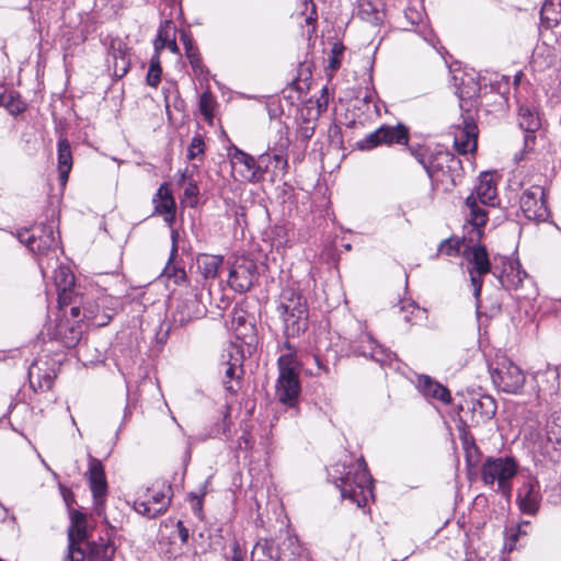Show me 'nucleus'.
I'll return each instance as SVG.
<instances>
[{
    "label": "nucleus",
    "mask_w": 561,
    "mask_h": 561,
    "mask_svg": "<svg viewBox=\"0 0 561 561\" xmlns=\"http://www.w3.org/2000/svg\"><path fill=\"white\" fill-rule=\"evenodd\" d=\"M340 477L334 478L336 488L343 499L350 500L357 507H364L373 496V480L363 457L336 465Z\"/></svg>",
    "instance_id": "obj_1"
},
{
    "label": "nucleus",
    "mask_w": 561,
    "mask_h": 561,
    "mask_svg": "<svg viewBox=\"0 0 561 561\" xmlns=\"http://www.w3.org/2000/svg\"><path fill=\"white\" fill-rule=\"evenodd\" d=\"M420 163L426 170L432 186L444 193L451 192L461 181V161L448 151L420 153Z\"/></svg>",
    "instance_id": "obj_2"
},
{
    "label": "nucleus",
    "mask_w": 561,
    "mask_h": 561,
    "mask_svg": "<svg viewBox=\"0 0 561 561\" xmlns=\"http://www.w3.org/2000/svg\"><path fill=\"white\" fill-rule=\"evenodd\" d=\"M499 204L497 187L495 182V174L492 172H482L479 176V183L465 202L468 213L466 215L467 222L471 226L479 240L482 237V229L488 221V214L481 207H494Z\"/></svg>",
    "instance_id": "obj_3"
},
{
    "label": "nucleus",
    "mask_w": 561,
    "mask_h": 561,
    "mask_svg": "<svg viewBox=\"0 0 561 561\" xmlns=\"http://www.w3.org/2000/svg\"><path fill=\"white\" fill-rule=\"evenodd\" d=\"M277 310L284 322L287 337L298 336L308 328V309L306 300L294 288H285L280 294Z\"/></svg>",
    "instance_id": "obj_4"
},
{
    "label": "nucleus",
    "mask_w": 561,
    "mask_h": 561,
    "mask_svg": "<svg viewBox=\"0 0 561 561\" xmlns=\"http://www.w3.org/2000/svg\"><path fill=\"white\" fill-rule=\"evenodd\" d=\"M18 239L30 251L39 255L38 266L43 274H45V268L50 267L51 260L55 259L57 261L59 237L55 234L51 225H43L33 232L27 229L19 231Z\"/></svg>",
    "instance_id": "obj_5"
},
{
    "label": "nucleus",
    "mask_w": 561,
    "mask_h": 561,
    "mask_svg": "<svg viewBox=\"0 0 561 561\" xmlns=\"http://www.w3.org/2000/svg\"><path fill=\"white\" fill-rule=\"evenodd\" d=\"M230 162L234 172L239 174L242 181L249 183H259L264 180L270 172L268 153H262L255 159L245 151L233 147L229 151Z\"/></svg>",
    "instance_id": "obj_6"
},
{
    "label": "nucleus",
    "mask_w": 561,
    "mask_h": 561,
    "mask_svg": "<svg viewBox=\"0 0 561 561\" xmlns=\"http://www.w3.org/2000/svg\"><path fill=\"white\" fill-rule=\"evenodd\" d=\"M489 371L494 386L504 392L516 394L525 385L524 371L505 356H500L491 363Z\"/></svg>",
    "instance_id": "obj_7"
},
{
    "label": "nucleus",
    "mask_w": 561,
    "mask_h": 561,
    "mask_svg": "<svg viewBox=\"0 0 561 561\" xmlns=\"http://www.w3.org/2000/svg\"><path fill=\"white\" fill-rule=\"evenodd\" d=\"M462 255L468 263V273L470 283L473 289V297L476 298L477 307L479 308L482 278L490 272L493 273L488 251L483 245L466 247Z\"/></svg>",
    "instance_id": "obj_8"
},
{
    "label": "nucleus",
    "mask_w": 561,
    "mask_h": 561,
    "mask_svg": "<svg viewBox=\"0 0 561 561\" xmlns=\"http://www.w3.org/2000/svg\"><path fill=\"white\" fill-rule=\"evenodd\" d=\"M517 466L511 458L488 459L482 466V479L486 484L497 482L499 490L508 495L510 480L516 474Z\"/></svg>",
    "instance_id": "obj_9"
},
{
    "label": "nucleus",
    "mask_w": 561,
    "mask_h": 561,
    "mask_svg": "<svg viewBox=\"0 0 561 561\" xmlns=\"http://www.w3.org/2000/svg\"><path fill=\"white\" fill-rule=\"evenodd\" d=\"M71 524L68 528V550L64 561H83L84 547L88 542L87 517L83 513L73 511L70 515Z\"/></svg>",
    "instance_id": "obj_10"
},
{
    "label": "nucleus",
    "mask_w": 561,
    "mask_h": 561,
    "mask_svg": "<svg viewBox=\"0 0 561 561\" xmlns=\"http://www.w3.org/2000/svg\"><path fill=\"white\" fill-rule=\"evenodd\" d=\"M408 140V129L403 125H382L373 133L366 135L359 141H357V148L360 150H370L380 145H405Z\"/></svg>",
    "instance_id": "obj_11"
},
{
    "label": "nucleus",
    "mask_w": 561,
    "mask_h": 561,
    "mask_svg": "<svg viewBox=\"0 0 561 561\" xmlns=\"http://www.w3.org/2000/svg\"><path fill=\"white\" fill-rule=\"evenodd\" d=\"M257 278V265L248 256H240L232 263L228 284L237 293L248 291Z\"/></svg>",
    "instance_id": "obj_12"
},
{
    "label": "nucleus",
    "mask_w": 561,
    "mask_h": 561,
    "mask_svg": "<svg viewBox=\"0 0 561 561\" xmlns=\"http://www.w3.org/2000/svg\"><path fill=\"white\" fill-rule=\"evenodd\" d=\"M147 493L145 499L135 500V511L149 518L163 514L171 502V486L162 485L159 490L148 489Z\"/></svg>",
    "instance_id": "obj_13"
},
{
    "label": "nucleus",
    "mask_w": 561,
    "mask_h": 561,
    "mask_svg": "<svg viewBox=\"0 0 561 561\" xmlns=\"http://www.w3.org/2000/svg\"><path fill=\"white\" fill-rule=\"evenodd\" d=\"M454 146L456 150L466 154L477 148L478 126L469 110L461 115V123L454 126Z\"/></svg>",
    "instance_id": "obj_14"
},
{
    "label": "nucleus",
    "mask_w": 561,
    "mask_h": 561,
    "mask_svg": "<svg viewBox=\"0 0 561 561\" xmlns=\"http://www.w3.org/2000/svg\"><path fill=\"white\" fill-rule=\"evenodd\" d=\"M545 190L539 185L524 191L520 196V209L529 220L545 221L549 217V209L545 199Z\"/></svg>",
    "instance_id": "obj_15"
},
{
    "label": "nucleus",
    "mask_w": 561,
    "mask_h": 561,
    "mask_svg": "<svg viewBox=\"0 0 561 561\" xmlns=\"http://www.w3.org/2000/svg\"><path fill=\"white\" fill-rule=\"evenodd\" d=\"M205 312L206 308L198 299L197 294L190 293L178 300L175 310L172 312L171 325L182 328L191 321L202 318Z\"/></svg>",
    "instance_id": "obj_16"
},
{
    "label": "nucleus",
    "mask_w": 561,
    "mask_h": 561,
    "mask_svg": "<svg viewBox=\"0 0 561 561\" xmlns=\"http://www.w3.org/2000/svg\"><path fill=\"white\" fill-rule=\"evenodd\" d=\"M542 495L540 492V483L534 476L524 477L522 485L517 490L516 501L522 513L527 515H536L539 511Z\"/></svg>",
    "instance_id": "obj_17"
},
{
    "label": "nucleus",
    "mask_w": 561,
    "mask_h": 561,
    "mask_svg": "<svg viewBox=\"0 0 561 561\" xmlns=\"http://www.w3.org/2000/svg\"><path fill=\"white\" fill-rule=\"evenodd\" d=\"M229 358L222 363L224 379L222 385L230 394H236L240 389V378L243 373V356L236 344H230L227 348Z\"/></svg>",
    "instance_id": "obj_18"
},
{
    "label": "nucleus",
    "mask_w": 561,
    "mask_h": 561,
    "mask_svg": "<svg viewBox=\"0 0 561 561\" xmlns=\"http://www.w3.org/2000/svg\"><path fill=\"white\" fill-rule=\"evenodd\" d=\"M89 482L93 495L94 511L96 515L102 516L107 493V482L101 461L93 457L89 458Z\"/></svg>",
    "instance_id": "obj_19"
},
{
    "label": "nucleus",
    "mask_w": 561,
    "mask_h": 561,
    "mask_svg": "<svg viewBox=\"0 0 561 561\" xmlns=\"http://www.w3.org/2000/svg\"><path fill=\"white\" fill-rule=\"evenodd\" d=\"M494 276L499 279L501 286L506 290H517L520 288L528 275L522 268L520 263L516 260H502V267L496 265L493 268Z\"/></svg>",
    "instance_id": "obj_20"
},
{
    "label": "nucleus",
    "mask_w": 561,
    "mask_h": 561,
    "mask_svg": "<svg viewBox=\"0 0 561 561\" xmlns=\"http://www.w3.org/2000/svg\"><path fill=\"white\" fill-rule=\"evenodd\" d=\"M353 347L357 354L369 357L380 365L389 364L396 357L390 350L378 344V342L366 332L360 333Z\"/></svg>",
    "instance_id": "obj_21"
},
{
    "label": "nucleus",
    "mask_w": 561,
    "mask_h": 561,
    "mask_svg": "<svg viewBox=\"0 0 561 561\" xmlns=\"http://www.w3.org/2000/svg\"><path fill=\"white\" fill-rule=\"evenodd\" d=\"M300 389L298 374H278L275 392L279 402L294 407L298 401Z\"/></svg>",
    "instance_id": "obj_22"
},
{
    "label": "nucleus",
    "mask_w": 561,
    "mask_h": 561,
    "mask_svg": "<svg viewBox=\"0 0 561 561\" xmlns=\"http://www.w3.org/2000/svg\"><path fill=\"white\" fill-rule=\"evenodd\" d=\"M278 139L274 142L271 150L274 152L273 154L268 153L270 158V168L273 167V174L278 175L279 173H285L288 167V160L286 151L290 145V139L288 136V128L285 126L279 127L277 130Z\"/></svg>",
    "instance_id": "obj_23"
},
{
    "label": "nucleus",
    "mask_w": 561,
    "mask_h": 561,
    "mask_svg": "<svg viewBox=\"0 0 561 561\" xmlns=\"http://www.w3.org/2000/svg\"><path fill=\"white\" fill-rule=\"evenodd\" d=\"M518 124L526 131L525 148L531 150L535 145V133L541 128V118L535 107L522 105L518 111Z\"/></svg>",
    "instance_id": "obj_24"
},
{
    "label": "nucleus",
    "mask_w": 561,
    "mask_h": 561,
    "mask_svg": "<svg viewBox=\"0 0 561 561\" xmlns=\"http://www.w3.org/2000/svg\"><path fill=\"white\" fill-rule=\"evenodd\" d=\"M106 61L112 65L113 72L116 77L126 75L129 68L126 44L119 38L111 39Z\"/></svg>",
    "instance_id": "obj_25"
},
{
    "label": "nucleus",
    "mask_w": 561,
    "mask_h": 561,
    "mask_svg": "<svg viewBox=\"0 0 561 561\" xmlns=\"http://www.w3.org/2000/svg\"><path fill=\"white\" fill-rule=\"evenodd\" d=\"M55 283L58 291V304L60 308L72 302V288L75 276L68 267L60 266L55 272Z\"/></svg>",
    "instance_id": "obj_26"
},
{
    "label": "nucleus",
    "mask_w": 561,
    "mask_h": 561,
    "mask_svg": "<svg viewBox=\"0 0 561 561\" xmlns=\"http://www.w3.org/2000/svg\"><path fill=\"white\" fill-rule=\"evenodd\" d=\"M154 211L164 216L168 224H172L175 218V202L168 187V184H162L158 188L153 199Z\"/></svg>",
    "instance_id": "obj_27"
},
{
    "label": "nucleus",
    "mask_w": 561,
    "mask_h": 561,
    "mask_svg": "<svg viewBox=\"0 0 561 561\" xmlns=\"http://www.w3.org/2000/svg\"><path fill=\"white\" fill-rule=\"evenodd\" d=\"M417 387L422 394L428 399H436L443 403H448L451 399L449 390L428 376H421Z\"/></svg>",
    "instance_id": "obj_28"
},
{
    "label": "nucleus",
    "mask_w": 561,
    "mask_h": 561,
    "mask_svg": "<svg viewBox=\"0 0 561 561\" xmlns=\"http://www.w3.org/2000/svg\"><path fill=\"white\" fill-rule=\"evenodd\" d=\"M404 16L411 22L412 25H417V30H415V32H417L428 45L437 49L438 39L433 33V30L430 28L425 23H422L423 12L413 8H408L404 11Z\"/></svg>",
    "instance_id": "obj_29"
},
{
    "label": "nucleus",
    "mask_w": 561,
    "mask_h": 561,
    "mask_svg": "<svg viewBox=\"0 0 561 561\" xmlns=\"http://www.w3.org/2000/svg\"><path fill=\"white\" fill-rule=\"evenodd\" d=\"M72 168V153L70 144L66 138L58 141V171L60 184L64 186L68 181Z\"/></svg>",
    "instance_id": "obj_30"
},
{
    "label": "nucleus",
    "mask_w": 561,
    "mask_h": 561,
    "mask_svg": "<svg viewBox=\"0 0 561 561\" xmlns=\"http://www.w3.org/2000/svg\"><path fill=\"white\" fill-rule=\"evenodd\" d=\"M222 263L224 257L221 255L203 253L196 257L198 272L205 279H214L217 276L218 270Z\"/></svg>",
    "instance_id": "obj_31"
},
{
    "label": "nucleus",
    "mask_w": 561,
    "mask_h": 561,
    "mask_svg": "<svg viewBox=\"0 0 561 561\" xmlns=\"http://www.w3.org/2000/svg\"><path fill=\"white\" fill-rule=\"evenodd\" d=\"M279 549L273 540L262 539L251 552V561H278Z\"/></svg>",
    "instance_id": "obj_32"
},
{
    "label": "nucleus",
    "mask_w": 561,
    "mask_h": 561,
    "mask_svg": "<svg viewBox=\"0 0 561 561\" xmlns=\"http://www.w3.org/2000/svg\"><path fill=\"white\" fill-rule=\"evenodd\" d=\"M283 353L277 360L279 374H298L299 375V363L296 355V350L290 345L289 342L284 343Z\"/></svg>",
    "instance_id": "obj_33"
},
{
    "label": "nucleus",
    "mask_w": 561,
    "mask_h": 561,
    "mask_svg": "<svg viewBox=\"0 0 561 561\" xmlns=\"http://www.w3.org/2000/svg\"><path fill=\"white\" fill-rule=\"evenodd\" d=\"M542 24L552 28L561 22V0H546L540 11Z\"/></svg>",
    "instance_id": "obj_34"
},
{
    "label": "nucleus",
    "mask_w": 561,
    "mask_h": 561,
    "mask_svg": "<svg viewBox=\"0 0 561 561\" xmlns=\"http://www.w3.org/2000/svg\"><path fill=\"white\" fill-rule=\"evenodd\" d=\"M85 547L89 548V552H85L87 561H112L113 559L114 547L108 541H93Z\"/></svg>",
    "instance_id": "obj_35"
},
{
    "label": "nucleus",
    "mask_w": 561,
    "mask_h": 561,
    "mask_svg": "<svg viewBox=\"0 0 561 561\" xmlns=\"http://www.w3.org/2000/svg\"><path fill=\"white\" fill-rule=\"evenodd\" d=\"M180 185H184L183 199L190 207H195L198 203L199 188L197 183L188 174V169H185L178 181Z\"/></svg>",
    "instance_id": "obj_36"
},
{
    "label": "nucleus",
    "mask_w": 561,
    "mask_h": 561,
    "mask_svg": "<svg viewBox=\"0 0 561 561\" xmlns=\"http://www.w3.org/2000/svg\"><path fill=\"white\" fill-rule=\"evenodd\" d=\"M479 92V84L473 78H462L461 83L457 89V94L460 100V108L465 110V106L472 104V99L477 96Z\"/></svg>",
    "instance_id": "obj_37"
},
{
    "label": "nucleus",
    "mask_w": 561,
    "mask_h": 561,
    "mask_svg": "<svg viewBox=\"0 0 561 561\" xmlns=\"http://www.w3.org/2000/svg\"><path fill=\"white\" fill-rule=\"evenodd\" d=\"M176 37V27L171 20H165L160 24L157 38L154 39V50L160 53L165 48V42Z\"/></svg>",
    "instance_id": "obj_38"
},
{
    "label": "nucleus",
    "mask_w": 561,
    "mask_h": 561,
    "mask_svg": "<svg viewBox=\"0 0 561 561\" xmlns=\"http://www.w3.org/2000/svg\"><path fill=\"white\" fill-rule=\"evenodd\" d=\"M57 337L66 347H72L80 341L81 331L68 323H60L57 327Z\"/></svg>",
    "instance_id": "obj_39"
},
{
    "label": "nucleus",
    "mask_w": 561,
    "mask_h": 561,
    "mask_svg": "<svg viewBox=\"0 0 561 561\" xmlns=\"http://www.w3.org/2000/svg\"><path fill=\"white\" fill-rule=\"evenodd\" d=\"M0 105L5 107L11 114H20L25 108V104L14 91L0 93Z\"/></svg>",
    "instance_id": "obj_40"
},
{
    "label": "nucleus",
    "mask_w": 561,
    "mask_h": 561,
    "mask_svg": "<svg viewBox=\"0 0 561 561\" xmlns=\"http://www.w3.org/2000/svg\"><path fill=\"white\" fill-rule=\"evenodd\" d=\"M471 409L473 413H479L482 419L490 420L495 414L496 405L491 397L485 396L472 401Z\"/></svg>",
    "instance_id": "obj_41"
},
{
    "label": "nucleus",
    "mask_w": 561,
    "mask_h": 561,
    "mask_svg": "<svg viewBox=\"0 0 561 561\" xmlns=\"http://www.w3.org/2000/svg\"><path fill=\"white\" fill-rule=\"evenodd\" d=\"M231 433L230 407H226L221 420L210 431L211 437L229 438Z\"/></svg>",
    "instance_id": "obj_42"
},
{
    "label": "nucleus",
    "mask_w": 561,
    "mask_h": 561,
    "mask_svg": "<svg viewBox=\"0 0 561 561\" xmlns=\"http://www.w3.org/2000/svg\"><path fill=\"white\" fill-rule=\"evenodd\" d=\"M215 106L216 100L214 95L209 91L203 92L199 96L198 107L201 114L208 123L213 122Z\"/></svg>",
    "instance_id": "obj_43"
},
{
    "label": "nucleus",
    "mask_w": 561,
    "mask_h": 561,
    "mask_svg": "<svg viewBox=\"0 0 561 561\" xmlns=\"http://www.w3.org/2000/svg\"><path fill=\"white\" fill-rule=\"evenodd\" d=\"M463 239L448 238L440 242L438 245V253L447 256H458L463 252Z\"/></svg>",
    "instance_id": "obj_44"
},
{
    "label": "nucleus",
    "mask_w": 561,
    "mask_h": 561,
    "mask_svg": "<svg viewBox=\"0 0 561 561\" xmlns=\"http://www.w3.org/2000/svg\"><path fill=\"white\" fill-rule=\"evenodd\" d=\"M547 437L550 442L561 443V411L553 412L549 417Z\"/></svg>",
    "instance_id": "obj_45"
},
{
    "label": "nucleus",
    "mask_w": 561,
    "mask_h": 561,
    "mask_svg": "<svg viewBox=\"0 0 561 561\" xmlns=\"http://www.w3.org/2000/svg\"><path fill=\"white\" fill-rule=\"evenodd\" d=\"M528 526H529V522H523V523L507 529L506 547L508 548L510 551L515 548V545L518 541L520 536L527 535L526 527H528Z\"/></svg>",
    "instance_id": "obj_46"
},
{
    "label": "nucleus",
    "mask_w": 561,
    "mask_h": 561,
    "mask_svg": "<svg viewBox=\"0 0 561 561\" xmlns=\"http://www.w3.org/2000/svg\"><path fill=\"white\" fill-rule=\"evenodd\" d=\"M185 55H186V58L188 59L190 65L196 76L199 77V76H203L206 73V68L203 65L202 57H201V54H199L197 47L186 49Z\"/></svg>",
    "instance_id": "obj_47"
},
{
    "label": "nucleus",
    "mask_w": 561,
    "mask_h": 561,
    "mask_svg": "<svg viewBox=\"0 0 561 561\" xmlns=\"http://www.w3.org/2000/svg\"><path fill=\"white\" fill-rule=\"evenodd\" d=\"M205 151V142L199 135H196L192 138L191 144L187 148V158L190 160H194L198 157H202Z\"/></svg>",
    "instance_id": "obj_48"
},
{
    "label": "nucleus",
    "mask_w": 561,
    "mask_h": 561,
    "mask_svg": "<svg viewBox=\"0 0 561 561\" xmlns=\"http://www.w3.org/2000/svg\"><path fill=\"white\" fill-rule=\"evenodd\" d=\"M344 46L341 43H334L329 56V68L333 71L337 70L341 66Z\"/></svg>",
    "instance_id": "obj_49"
},
{
    "label": "nucleus",
    "mask_w": 561,
    "mask_h": 561,
    "mask_svg": "<svg viewBox=\"0 0 561 561\" xmlns=\"http://www.w3.org/2000/svg\"><path fill=\"white\" fill-rule=\"evenodd\" d=\"M28 378H30V383L31 386L35 389L36 388V383H35V371H34V365H32L28 369ZM37 378H39V376H37ZM51 386V379L48 375H45L44 376V382H42L41 379H38L37 381V387L39 389H43V388H46V389H49Z\"/></svg>",
    "instance_id": "obj_50"
},
{
    "label": "nucleus",
    "mask_w": 561,
    "mask_h": 561,
    "mask_svg": "<svg viewBox=\"0 0 561 561\" xmlns=\"http://www.w3.org/2000/svg\"><path fill=\"white\" fill-rule=\"evenodd\" d=\"M161 73H162L161 69H153V68L152 69H148L147 83L150 87H157L160 83Z\"/></svg>",
    "instance_id": "obj_51"
},
{
    "label": "nucleus",
    "mask_w": 561,
    "mask_h": 561,
    "mask_svg": "<svg viewBox=\"0 0 561 561\" xmlns=\"http://www.w3.org/2000/svg\"><path fill=\"white\" fill-rule=\"evenodd\" d=\"M118 305H119L118 299L113 298V297L103 296L99 299V306H102L103 308H110V309L114 310Z\"/></svg>",
    "instance_id": "obj_52"
},
{
    "label": "nucleus",
    "mask_w": 561,
    "mask_h": 561,
    "mask_svg": "<svg viewBox=\"0 0 561 561\" xmlns=\"http://www.w3.org/2000/svg\"><path fill=\"white\" fill-rule=\"evenodd\" d=\"M180 39H181L182 44L184 45L185 50L196 47L193 42L192 35L186 31L181 32Z\"/></svg>",
    "instance_id": "obj_53"
},
{
    "label": "nucleus",
    "mask_w": 561,
    "mask_h": 561,
    "mask_svg": "<svg viewBox=\"0 0 561 561\" xmlns=\"http://www.w3.org/2000/svg\"><path fill=\"white\" fill-rule=\"evenodd\" d=\"M176 527L181 541L185 543L188 539V529L184 526L183 522L181 520L176 523Z\"/></svg>",
    "instance_id": "obj_54"
},
{
    "label": "nucleus",
    "mask_w": 561,
    "mask_h": 561,
    "mask_svg": "<svg viewBox=\"0 0 561 561\" xmlns=\"http://www.w3.org/2000/svg\"><path fill=\"white\" fill-rule=\"evenodd\" d=\"M244 553L242 552L237 541L232 545V559L231 561H243Z\"/></svg>",
    "instance_id": "obj_55"
},
{
    "label": "nucleus",
    "mask_w": 561,
    "mask_h": 561,
    "mask_svg": "<svg viewBox=\"0 0 561 561\" xmlns=\"http://www.w3.org/2000/svg\"><path fill=\"white\" fill-rule=\"evenodd\" d=\"M318 103V110H319V113H321L322 111H325L327 110V106H328V90L327 88H324L322 90V95L321 98L317 101Z\"/></svg>",
    "instance_id": "obj_56"
},
{
    "label": "nucleus",
    "mask_w": 561,
    "mask_h": 561,
    "mask_svg": "<svg viewBox=\"0 0 561 561\" xmlns=\"http://www.w3.org/2000/svg\"><path fill=\"white\" fill-rule=\"evenodd\" d=\"M161 69L160 66V53L154 50V55L150 59L149 69Z\"/></svg>",
    "instance_id": "obj_57"
},
{
    "label": "nucleus",
    "mask_w": 561,
    "mask_h": 561,
    "mask_svg": "<svg viewBox=\"0 0 561 561\" xmlns=\"http://www.w3.org/2000/svg\"><path fill=\"white\" fill-rule=\"evenodd\" d=\"M165 48H168L173 54H179L180 49L176 44V37L170 39V42H165Z\"/></svg>",
    "instance_id": "obj_58"
},
{
    "label": "nucleus",
    "mask_w": 561,
    "mask_h": 561,
    "mask_svg": "<svg viewBox=\"0 0 561 561\" xmlns=\"http://www.w3.org/2000/svg\"><path fill=\"white\" fill-rule=\"evenodd\" d=\"M192 500L195 501L193 504V510L196 514H199L202 511V497L197 495H192Z\"/></svg>",
    "instance_id": "obj_59"
},
{
    "label": "nucleus",
    "mask_w": 561,
    "mask_h": 561,
    "mask_svg": "<svg viewBox=\"0 0 561 561\" xmlns=\"http://www.w3.org/2000/svg\"><path fill=\"white\" fill-rule=\"evenodd\" d=\"M176 236L178 233L175 231H172V241H173V244H172V252H176Z\"/></svg>",
    "instance_id": "obj_60"
},
{
    "label": "nucleus",
    "mask_w": 561,
    "mask_h": 561,
    "mask_svg": "<svg viewBox=\"0 0 561 561\" xmlns=\"http://www.w3.org/2000/svg\"><path fill=\"white\" fill-rule=\"evenodd\" d=\"M79 313H80V310H79V308H78V307H72V308H71V314H72L73 317H78V316H79Z\"/></svg>",
    "instance_id": "obj_61"
},
{
    "label": "nucleus",
    "mask_w": 561,
    "mask_h": 561,
    "mask_svg": "<svg viewBox=\"0 0 561 561\" xmlns=\"http://www.w3.org/2000/svg\"><path fill=\"white\" fill-rule=\"evenodd\" d=\"M314 360H316V363H317V365H318V367H319V368H322V369H324L325 371L328 370V369H327V367H323V366H322V364H321V362H320V359H319V357H318V356H314Z\"/></svg>",
    "instance_id": "obj_62"
},
{
    "label": "nucleus",
    "mask_w": 561,
    "mask_h": 561,
    "mask_svg": "<svg viewBox=\"0 0 561 561\" xmlns=\"http://www.w3.org/2000/svg\"><path fill=\"white\" fill-rule=\"evenodd\" d=\"M163 92H164V99H165V103H167V108L169 107V95L167 94V90L163 89Z\"/></svg>",
    "instance_id": "obj_63"
},
{
    "label": "nucleus",
    "mask_w": 561,
    "mask_h": 561,
    "mask_svg": "<svg viewBox=\"0 0 561 561\" xmlns=\"http://www.w3.org/2000/svg\"><path fill=\"white\" fill-rule=\"evenodd\" d=\"M410 306H411V307H412V309H413V310L411 311V313H413L414 311L420 312V309H419L417 307H415L414 305H410Z\"/></svg>",
    "instance_id": "obj_64"
}]
</instances>
